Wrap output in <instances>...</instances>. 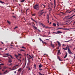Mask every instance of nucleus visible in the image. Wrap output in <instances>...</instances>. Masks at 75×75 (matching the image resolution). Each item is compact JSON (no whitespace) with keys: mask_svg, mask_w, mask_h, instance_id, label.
Masks as SVG:
<instances>
[{"mask_svg":"<svg viewBox=\"0 0 75 75\" xmlns=\"http://www.w3.org/2000/svg\"><path fill=\"white\" fill-rule=\"evenodd\" d=\"M40 25H41L42 26H43V27H45V28H49V29H50V28H51V27H49L48 26H45V25L43 24L42 23H40Z\"/></svg>","mask_w":75,"mask_h":75,"instance_id":"1","label":"nucleus"},{"mask_svg":"<svg viewBox=\"0 0 75 75\" xmlns=\"http://www.w3.org/2000/svg\"><path fill=\"white\" fill-rule=\"evenodd\" d=\"M33 8H34V9L36 10H38V5L37 4L33 6Z\"/></svg>","mask_w":75,"mask_h":75,"instance_id":"2","label":"nucleus"},{"mask_svg":"<svg viewBox=\"0 0 75 75\" xmlns=\"http://www.w3.org/2000/svg\"><path fill=\"white\" fill-rule=\"evenodd\" d=\"M39 12L41 15H42V14H43V13H44V11L43 10H41Z\"/></svg>","mask_w":75,"mask_h":75,"instance_id":"3","label":"nucleus"},{"mask_svg":"<svg viewBox=\"0 0 75 75\" xmlns=\"http://www.w3.org/2000/svg\"><path fill=\"white\" fill-rule=\"evenodd\" d=\"M68 52L70 54H74V53H72L71 52V50L69 49H68Z\"/></svg>","mask_w":75,"mask_h":75,"instance_id":"4","label":"nucleus"},{"mask_svg":"<svg viewBox=\"0 0 75 75\" xmlns=\"http://www.w3.org/2000/svg\"><path fill=\"white\" fill-rule=\"evenodd\" d=\"M74 16H75V15H73L71 17H70L69 18H68V19L69 20H71V19H72V17H74Z\"/></svg>","mask_w":75,"mask_h":75,"instance_id":"5","label":"nucleus"},{"mask_svg":"<svg viewBox=\"0 0 75 75\" xmlns=\"http://www.w3.org/2000/svg\"><path fill=\"white\" fill-rule=\"evenodd\" d=\"M22 71V69H21V68H20L18 70V72H21Z\"/></svg>","mask_w":75,"mask_h":75,"instance_id":"6","label":"nucleus"},{"mask_svg":"<svg viewBox=\"0 0 75 75\" xmlns=\"http://www.w3.org/2000/svg\"><path fill=\"white\" fill-rule=\"evenodd\" d=\"M28 58L30 59L32 58V57H31V56L30 55H29V57H28Z\"/></svg>","mask_w":75,"mask_h":75,"instance_id":"7","label":"nucleus"},{"mask_svg":"<svg viewBox=\"0 0 75 75\" xmlns=\"http://www.w3.org/2000/svg\"><path fill=\"white\" fill-rule=\"evenodd\" d=\"M72 11H73V12H74H74H75V9L70 11V12H68V13H71V12H72Z\"/></svg>","mask_w":75,"mask_h":75,"instance_id":"8","label":"nucleus"},{"mask_svg":"<svg viewBox=\"0 0 75 75\" xmlns=\"http://www.w3.org/2000/svg\"><path fill=\"white\" fill-rule=\"evenodd\" d=\"M53 5V4L52 3L51 4V8H50V9L51 10H52V5Z\"/></svg>","mask_w":75,"mask_h":75,"instance_id":"9","label":"nucleus"},{"mask_svg":"<svg viewBox=\"0 0 75 75\" xmlns=\"http://www.w3.org/2000/svg\"><path fill=\"white\" fill-rule=\"evenodd\" d=\"M57 54L59 55H60V54H61V52H60V50H58Z\"/></svg>","mask_w":75,"mask_h":75,"instance_id":"10","label":"nucleus"},{"mask_svg":"<svg viewBox=\"0 0 75 75\" xmlns=\"http://www.w3.org/2000/svg\"><path fill=\"white\" fill-rule=\"evenodd\" d=\"M45 7V6L43 4H42L41 5V7H42V8H44Z\"/></svg>","mask_w":75,"mask_h":75,"instance_id":"11","label":"nucleus"},{"mask_svg":"<svg viewBox=\"0 0 75 75\" xmlns=\"http://www.w3.org/2000/svg\"><path fill=\"white\" fill-rule=\"evenodd\" d=\"M67 55H68V53L66 52V54H65L64 57V58H66V57H67Z\"/></svg>","mask_w":75,"mask_h":75,"instance_id":"12","label":"nucleus"},{"mask_svg":"<svg viewBox=\"0 0 75 75\" xmlns=\"http://www.w3.org/2000/svg\"><path fill=\"white\" fill-rule=\"evenodd\" d=\"M6 68H7V67H3V69L2 70V71H4V69H6Z\"/></svg>","mask_w":75,"mask_h":75,"instance_id":"13","label":"nucleus"},{"mask_svg":"<svg viewBox=\"0 0 75 75\" xmlns=\"http://www.w3.org/2000/svg\"><path fill=\"white\" fill-rule=\"evenodd\" d=\"M38 73L39 75H45V74H42L41 73H40V72H38Z\"/></svg>","mask_w":75,"mask_h":75,"instance_id":"14","label":"nucleus"},{"mask_svg":"<svg viewBox=\"0 0 75 75\" xmlns=\"http://www.w3.org/2000/svg\"><path fill=\"white\" fill-rule=\"evenodd\" d=\"M57 34H58L59 33H62V32L60 31H57Z\"/></svg>","mask_w":75,"mask_h":75,"instance_id":"15","label":"nucleus"},{"mask_svg":"<svg viewBox=\"0 0 75 75\" xmlns=\"http://www.w3.org/2000/svg\"><path fill=\"white\" fill-rule=\"evenodd\" d=\"M39 68H41V67H42V65H41V64L39 65Z\"/></svg>","mask_w":75,"mask_h":75,"instance_id":"16","label":"nucleus"},{"mask_svg":"<svg viewBox=\"0 0 75 75\" xmlns=\"http://www.w3.org/2000/svg\"><path fill=\"white\" fill-rule=\"evenodd\" d=\"M16 66H14L13 67V69H11V70H14V69H16Z\"/></svg>","mask_w":75,"mask_h":75,"instance_id":"17","label":"nucleus"},{"mask_svg":"<svg viewBox=\"0 0 75 75\" xmlns=\"http://www.w3.org/2000/svg\"><path fill=\"white\" fill-rule=\"evenodd\" d=\"M51 46L53 48H54V45L53 44H52V43Z\"/></svg>","mask_w":75,"mask_h":75,"instance_id":"18","label":"nucleus"},{"mask_svg":"<svg viewBox=\"0 0 75 75\" xmlns=\"http://www.w3.org/2000/svg\"><path fill=\"white\" fill-rule=\"evenodd\" d=\"M57 42L58 43V44L59 46H61V44H60V43L59 42Z\"/></svg>","mask_w":75,"mask_h":75,"instance_id":"19","label":"nucleus"},{"mask_svg":"<svg viewBox=\"0 0 75 75\" xmlns=\"http://www.w3.org/2000/svg\"><path fill=\"white\" fill-rule=\"evenodd\" d=\"M4 55H7V56H9V54L8 53H7V54H4Z\"/></svg>","mask_w":75,"mask_h":75,"instance_id":"20","label":"nucleus"},{"mask_svg":"<svg viewBox=\"0 0 75 75\" xmlns=\"http://www.w3.org/2000/svg\"><path fill=\"white\" fill-rule=\"evenodd\" d=\"M15 57H19V56L17 55H16V54H15Z\"/></svg>","mask_w":75,"mask_h":75,"instance_id":"21","label":"nucleus"},{"mask_svg":"<svg viewBox=\"0 0 75 75\" xmlns=\"http://www.w3.org/2000/svg\"><path fill=\"white\" fill-rule=\"evenodd\" d=\"M24 1H25V0H22V1H21V3H23V2H24Z\"/></svg>","mask_w":75,"mask_h":75,"instance_id":"22","label":"nucleus"},{"mask_svg":"<svg viewBox=\"0 0 75 75\" xmlns=\"http://www.w3.org/2000/svg\"><path fill=\"white\" fill-rule=\"evenodd\" d=\"M7 23H8V24H10L11 23H10V21H7Z\"/></svg>","mask_w":75,"mask_h":75,"instance_id":"23","label":"nucleus"},{"mask_svg":"<svg viewBox=\"0 0 75 75\" xmlns=\"http://www.w3.org/2000/svg\"><path fill=\"white\" fill-rule=\"evenodd\" d=\"M53 25L54 27H55V26H56V24L55 23H53Z\"/></svg>","mask_w":75,"mask_h":75,"instance_id":"24","label":"nucleus"},{"mask_svg":"<svg viewBox=\"0 0 75 75\" xmlns=\"http://www.w3.org/2000/svg\"><path fill=\"white\" fill-rule=\"evenodd\" d=\"M33 27H34V28H35L36 30H38L37 29V27H35L34 26H33Z\"/></svg>","mask_w":75,"mask_h":75,"instance_id":"25","label":"nucleus"},{"mask_svg":"<svg viewBox=\"0 0 75 75\" xmlns=\"http://www.w3.org/2000/svg\"><path fill=\"white\" fill-rule=\"evenodd\" d=\"M58 59L59 60V61H62V60L61 59H60L59 58V57H58Z\"/></svg>","mask_w":75,"mask_h":75,"instance_id":"26","label":"nucleus"},{"mask_svg":"<svg viewBox=\"0 0 75 75\" xmlns=\"http://www.w3.org/2000/svg\"><path fill=\"white\" fill-rule=\"evenodd\" d=\"M69 41H71V40H68L67 41H65L66 42H69Z\"/></svg>","mask_w":75,"mask_h":75,"instance_id":"27","label":"nucleus"},{"mask_svg":"<svg viewBox=\"0 0 75 75\" xmlns=\"http://www.w3.org/2000/svg\"><path fill=\"white\" fill-rule=\"evenodd\" d=\"M7 70L6 71L4 72V74H7Z\"/></svg>","mask_w":75,"mask_h":75,"instance_id":"28","label":"nucleus"},{"mask_svg":"<svg viewBox=\"0 0 75 75\" xmlns=\"http://www.w3.org/2000/svg\"><path fill=\"white\" fill-rule=\"evenodd\" d=\"M8 62H10V63H11V62H12V61H11V60H8Z\"/></svg>","mask_w":75,"mask_h":75,"instance_id":"29","label":"nucleus"},{"mask_svg":"<svg viewBox=\"0 0 75 75\" xmlns=\"http://www.w3.org/2000/svg\"><path fill=\"white\" fill-rule=\"evenodd\" d=\"M47 20H49V16L48 15H47Z\"/></svg>","mask_w":75,"mask_h":75,"instance_id":"30","label":"nucleus"},{"mask_svg":"<svg viewBox=\"0 0 75 75\" xmlns=\"http://www.w3.org/2000/svg\"><path fill=\"white\" fill-rule=\"evenodd\" d=\"M32 16H34L35 15V14H32Z\"/></svg>","mask_w":75,"mask_h":75,"instance_id":"31","label":"nucleus"},{"mask_svg":"<svg viewBox=\"0 0 75 75\" xmlns=\"http://www.w3.org/2000/svg\"><path fill=\"white\" fill-rule=\"evenodd\" d=\"M63 49H64V50H67V48H63Z\"/></svg>","mask_w":75,"mask_h":75,"instance_id":"32","label":"nucleus"},{"mask_svg":"<svg viewBox=\"0 0 75 75\" xmlns=\"http://www.w3.org/2000/svg\"><path fill=\"white\" fill-rule=\"evenodd\" d=\"M4 65V64H0V65ZM0 67H1L0 66Z\"/></svg>","mask_w":75,"mask_h":75,"instance_id":"33","label":"nucleus"},{"mask_svg":"<svg viewBox=\"0 0 75 75\" xmlns=\"http://www.w3.org/2000/svg\"><path fill=\"white\" fill-rule=\"evenodd\" d=\"M21 48H24L25 49V47H24V46H23Z\"/></svg>","mask_w":75,"mask_h":75,"instance_id":"34","label":"nucleus"},{"mask_svg":"<svg viewBox=\"0 0 75 75\" xmlns=\"http://www.w3.org/2000/svg\"><path fill=\"white\" fill-rule=\"evenodd\" d=\"M9 56L11 57V58H13V57H12V56H11V55H9Z\"/></svg>","mask_w":75,"mask_h":75,"instance_id":"35","label":"nucleus"},{"mask_svg":"<svg viewBox=\"0 0 75 75\" xmlns=\"http://www.w3.org/2000/svg\"><path fill=\"white\" fill-rule=\"evenodd\" d=\"M18 28V27H17V26H16V27L14 29L15 30V29H16V28Z\"/></svg>","mask_w":75,"mask_h":75,"instance_id":"36","label":"nucleus"},{"mask_svg":"<svg viewBox=\"0 0 75 75\" xmlns=\"http://www.w3.org/2000/svg\"><path fill=\"white\" fill-rule=\"evenodd\" d=\"M0 3H4V2H2V1H0Z\"/></svg>","mask_w":75,"mask_h":75,"instance_id":"37","label":"nucleus"},{"mask_svg":"<svg viewBox=\"0 0 75 75\" xmlns=\"http://www.w3.org/2000/svg\"><path fill=\"white\" fill-rule=\"evenodd\" d=\"M43 44H45L46 45H47V43L45 42H43Z\"/></svg>","mask_w":75,"mask_h":75,"instance_id":"38","label":"nucleus"},{"mask_svg":"<svg viewBox=\"0 0 75 75\" xmlns=\"http://www.w3.org/2000/svg\"><path fill=\"white\" fill-rule=\"evenodd\" d=\"M31 20H33V21H35V20H34V19H33V18H31Z\"/></svg>","mask_w":75,"mask_h":75,"instance_id":"39","label":"nucleus"},{"mask_svg":"<svg viewBox=\"0 0 75 75\" xmlns=\"http://www.w3.org/2000/svg\"><path fill=\"white\" fill-rule=\"evenodd\" d=\"M13 18H16L15 16H13Z\"/></svg>","mask_w":75,"mask_h":75,"instance_id":"40","label":"nucleus"},{"mask_svg":"<svg viewBox=\"0 0 75 75\" xmlns=\"http://www.w3.org/2000/svg\"><path fill=\"white\" fill-rule=\"evenodd\" d=\"M30 68L29 67L28 68V70L30 71Z\"/></svg>","mask_w":75,"mask_h":75,"instance_id":"41","label":"nucleus"},{"mask_svg":"<svg viewBox=\"0 0 75 75\" xmlns=\"http://www.w3.org/2000/svg\"><path fill=\"white\" fill-rule=\"evenodd\" d=\"M39 39H40V40L41 42V41H42V40H41V39L40 38Z\"/></svg>","mask_w":75,"mask_h":75,"instance_id":"42","label":"nucleus"},{"mask_svg":"<svg viewBox=\"0 0 75 75\" xmlns=\"http://www.w3.org/2000/svg\"><path fill=\"white\" fill-rule=\"evenodd\" d=\"M34 67H36V64H34Z\"/></svg>","mask_w":75,"mask_h":75,"instance_id":"43","label":"nucleus"},{"mask_svg":"<svg viewBox=\"0 0 75 75\" xmlns=\"http://www.w3.org/2000/svg\"><path fill=\"white\" fill-rule=\"evenodd\" d=\"M8 58H9V60L8 61H10V60H11V59H10V58H9V57H8Z\"/></svg>","mask_w":75,"mask_h":75,"instance_id":"44","label":"nucleus"},{"mask_svg":"<svg viewBox=\"0 0 75 75\" xmlns=\"http://www.w3.org/2000/svg\"><path fill=\"white\" fill-rule=\"evenodd\" d=\"M12 65V64L11 63L10 64H8V65L10 66V65Z\"/></svg>","mask_w":75,"mask_h":75,"instance_id":"45","label":"nucleus"},{"mask_svg":"<svg viewBox=\"0 0 75 75\" xmlns=\"http://www.w3.org/2000/svg\"><path fill=\"white\" fill-rule=\"evenodd\" d=\"M39 70H40V71L41 70H42V69L40 68V69H39Z\"/></svg>","mask_w":75,"mask_h":75,"instance_id":"46","label":"nucleus"},{"mask_svg":"<svg viewBox=\"0 0 75 75\" xmlns=\"http://www.w3.org/2000/svg\"><path fill=\"white\" fill-rule=\"evenodd\" d=\"M21 51H24V50H21Z\"/></svg>","mask_w":75,"mask_h":75,"instance_id":"47","label":"nucleus"},{"mask_svg":"<svg viewBox=\"0 0 75 75\" xmlns=\"http://www.w3.org/2000/svg\"><path fill=\"white\" fill-rule=\"evenodd\" d=\"M16 73H17V72H16V71H15L14 72V74H16Z\"/></svg>","mask_w":75,"mask_h":75,"instance_id":"48","label":"nucleus"},{"mask_svg":"<svg viewBox=\"0 0 75 75\" xmlns=\"http://www.w3.org/2000/svg\"><path fill=\"white\" fill-rule=\"evenodd\" d=\"M54 5H55V0H54Z\"/></svg>","mask_w":75,"mask_h":75,"instance_id":"49","label":"nucleus"},{"mask_svg":"<svg viewBox=\"0 0 75 75\" xmlns=\"http://www.w3.org/2000/svg\"><path fill=\"white\" fill-rule=\"evenodd\" d=\"M53 33H54V34H57V33H56V32H53Z\"/></svg>","mask_w":75,"mask_h":75,"instance_id":"50","label":"nucleus"},{"mask_svg":"<svg viewBox=\"0 0 75 75\" xmlns=\"http://www.w3.org/2000/svg\"><path fill=\"white\" fill-rule=\"evenodd\" d=\"M35 21V22L36 23H37V21Z\"/></svg>","mask_w":75,"mask_h":75,"instance_id":"51","label":"nucleus"},{"mask_svg":"<svg viewBox=\"0 0 75 75\" xmlns=\"http://www.w3.org/2000/svg\"><path fill=\"white\" fill-rule=\"evenodd\" d=\"M7 56H3V57H7Z\"/></svg>","mask_w":75,"mask_h":75,"instance_id":"52","label":"nucleus"},{"mask_svg":"<svg viewBox=\"0 0 75 75\" xmlns=\"http://www.w3.org/2000/svg\"><path fill=\"white\" fill-rule=\"evenodd\" d=\"M48 23H49V19L47 20Z\"/></svg>","mask_w":75,"mask_h":75,"instance_id":"53","label":"nucleus"},{"mask_svg":"<svg viewBox=\"0 0 75 75\" xmlns=\"http://www.w3.org/2000/svg\"><path fill=\"white\" fill-rule=\"evenodd\" d=\"M18 54L19 55H21V54H19V53H18Z\"/></svg>","mask_w":75,"mask_h":75,"instance_id":"54","label":"nucleus"},{"mask_svg":"<svg viewBox=\"0 0 75 75\" xmlns=\"http://www.w3.org/2000/svg\"><path fill=\"white\" fill-rule=\"evenodd\" d=\"M42 43H44V42L43 41H42Z\"/></svg>","mask_w":75,"mask_h":75,"instance_id":"55","label":"nucleus"},{"mask_svg":"<svg viewBox=\"0 0 75 75\" xmlns=\"http://www.w3.org/2000/svg\"><path fill=\"white\" fill-rule=\"evenodd\" d=\"M1 42L2 44H3V42Z\"/></svg>","mask_w":75,"mask_h":75,"instance_id":"56","label":"nucleus"},{"mask_svg":"<svg viewBox=\"0 0 75 75\" xmlns=\"http://www.w3.org/2000/svg\"><path fill=\"white\" fill-rule=\"evenodd\" d=\"M59 30L60 29H62L61 28H58Z\"/></svg>","mask_w":75,"mask_h":75,"instance_id":"57","label":"nucleus"},{"mask_svg":"<svg viewBox=\"0 0 75 75\" xmlns=\"http://www.w3.org/2000/svg\"><path fill=\"white\" fill-rule=\"evenodd\" d=\"M7 50V48H6L5 49V50Z\"/></svg>","mask_w":75,"mask_h":75,"instance_id":"58","label":"nucleus"},{"mask_svg":"<svg viewBox=\"0 0 75 75\" xmlns=\"http://www.w3.org/2000/svg\"><path fill=\"white\" fill-rule=\"evenodd\" d=\"M59 30V29H58V28L56 29V30Z\"/></svg>","mask_w":75,"mask_h":75,"instance_id":"59","label":"nucleus"},{"mask_svg":"<svg viewBox=\"0 0 75 75\" xmlns=\"http://www.w3.org/2000/svg\"><path fill=\"white\" fill-rule=\"evenodd\" d=\"M38 31H39V32H40V30H39L38 29Z\"/></svg>","mask_w":75,"mask_h":75,"instance_id":"60","label":"nucleus"},{"mask_svg":"<svg viewBox=\"0 0 75 75\" xmlns=\"http://www.w3.org/2000/svg\"><path fill=\"white\" fill-rule=\"evenodd\" d=\"M51 24V22H50V24Z\"/></svg>","mask_w":75,"mask_h":75,"instance_id":"61","label":"nucleus"},{"mask_svg":"<svg viewBox=\"0 0 75 75\" xmlns=\"http://www.w3.org/2000/svg\"><path fill=\"white\" fill-rule=\"evenodd\" d=\"M16 66H17V67H18V64L16 65Z\"/></svg>","mask_w":75,"mask_h":75,"instance_id":"62","label":"nucleus"},{"mask_svg":"<svg viewBox=\"0 0 75 75\" xmlns=\"http://www.w3.org/2000/svg\"><path fill=\"white\" fill-rule=\"evenodd\" d=\"M30 25H31V23H29Z\"/></svg>","mask_w":75,"mask_h":75,"instance_id":"63","label":"nucleus"},{"mask_svg":"<svg viewBox=\"0 0 75 75\" xmlns=\"http://www.w3.org/2000/svg\"><path fill=\"white\" fill-rule=\"evenodd\" d=\"M74 59H75V56H74Z\"/></svg>","mask_w":75,"mask_h":75,"instance_id":"64","label":"nucleus"}]
</instances>
